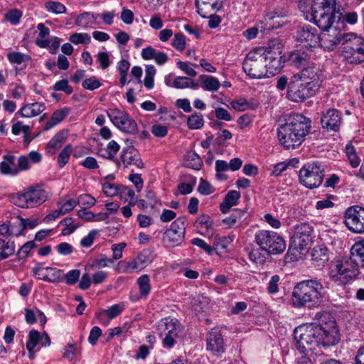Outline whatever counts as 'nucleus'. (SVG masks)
Returning a JSON list of instances; mask_svg holds the SVG:
<instances>
[{
    "mask_svg": "<svg viewBox=\"0 0 364 364\" xmlns=\"http://www.w3.org/2000/svg\"><path fill=\"white\" fill-rule=\"evenodd\" d=\"M315 318L318 324L299 326L294 331L296 347L301 353L311 350L314 344L330 346L338 342V331L333 316L327 312H318Z\"/></svg>",
    "mask_w": 364,
    "mask_h": 364,
    "instance_id": "obj_1",
    "label": "nucleus"
},
{
    "mask_svg": "<svg viewBox=\"0 0 364 364\" xmlns=\"http://www.w3.org/2000/svg\"><path fill=\"white\" fill-rule=\"evenodd\" d=\"M311 121L301 114H290L286 122L277 128L279 143L287 149L299 146L309 134Z\"/></svg>",
    "mask_w": 364,
    "mask_h": 364,
    "instance_id": "obj_2",
    "label": "nucleus"
},
{
    "mask_svg": "<svg viewBox=\"0 0 364 364\" xmlns=\"http://www.w3.org/2000/svg\"><path fill=\"white\" fill-rule=\"evenodd\" d=\"M323 285L315 279L304 280L294 288L291 301L296 308L318 306L322 302Z\"/></svg>",
    "mask_w": 364,
    "mask_h": 364,
    "instance_id": "obj_3",
    "label": "nucleus"
},
{
    "mask_svg": "<svg viewBox=\"0 0 364 364\" xmlns=\"http://www.w3.org/2000/svg\"><path fill=\"white\" fill-rule=\"evenodd\" d=\"M336 12V0H313L311 18L319 28H326L333 25Z\"/></svg>",
    "mask_w": 364,
    "mask_h": 364,
    "instance_id": "obj_4",
    "label": "nucleus"
},
{
    "mask_svg": "<svg viewBox=\"0 0 364 364\" xmlns=\"http://www.w3.org/2000/svg\"><path fill=\"white\" fill-rule=\"evenodd\" d=\"M342 55L351 64L364 61V38L355 33H347L343 41Z\"/></svg>",
    "mask_w": 364,
    "mask_h": 364,
    "instance_id": "obj_5",
    "label": "nucleus"
},
{
    "mask_svg": "<svg viewBox=\"0 0 364 364\" xmlns=\"http://www.w3.org/2000/svg\"><path fill=\"white\" fill-rule=\"evenodd\" d=\"M264 54H265V50L257 48L247 55L243 61L242 68L250 77L262 78L267 76Z\"/></svg>",
    "mask_w": 364,
    "mask_h": 364,
    "instance_id": "obj_6",
    "label": "nucleus"
},
{
    "mask_svg": "<svg viewBox=\"0 0 364 364\" xmlns=\"http://www.w3.org/2000/svg\"><path fill=\"white\" fill-rule=\"evenodd\" d=\"M256 244L267 250L271 254H280L286 249L284 240L277 233L261 230L257 231L255 235Z\"/></svg>",
    "mask_w": 364,
    "mask_h": 364,
    "instance_id": "obj_7",
    "label": "nucleus"
},
{
    "mask_svg": "<svg viewBox=\"0 0 364 364\" xmlns=\"http://www.w3.org/2000/svg\"><path fill=\"white\" fill-rule=\"evenodd\" d=\"M14 203L23 208L40 205L47 200L46 192L39 186L28 188L22 193L13 198Z\"/></svg>",
    "mask_w": 364,
    "mask_h": 364,
    "instance_id": "obj_8",
    "label": "nucleus"
},
{
    "mask_svg": "<svg viewBox=\"0 0 364 364\" xmlns=\"http://www.w3.org/2000/svg\"><path fill=\"white\" fill-rule=\"evenodd\" d=\"M324 168L319 163L305 165L299 171V181L304 186L314 188L319 186L324 176Z\"/></svg>",
    "mask_w": 364,
    "mask_h": 364,
    "instance_id": "obj_9",
    "label": "nucleus"
},
{
    "mask_svg": "<svg viewBox=\"0 0 364 364\" xmlns=\"http://www.w3.org/2000/svg\"><path fill=\"white\" fill-rule=\"evenodd\" d=\"M185 223V218H178L171 223L170 228L162 236L161 240L164 247H174L183 242L186 232Z\"/></svg>",
    "mask_w": 364,
    "mask_h": 364,
    "instance_id": "obj_10",
    "label": "nucleus"
},
{
    "mask_svg": "<svg viewBox=\"0 0 364 364\" xmlns=\"http://www.w3.org/2000/svg\"><path fill=\"white\" fill-rule=\"evenodd\" d=\"M310 85L292 76L288 84L287 93L288 99L295 102H300L312 97L316 90Z\"/></svg>",
    "mask_w": 364,
    "mask_h": 364,
    "instance_id": "obj_11",
    "label": "nucleus"
},
{
    "mask_svg": "<svg viewBox=\"0 0 364 364\" xmlns=\"http://www.w3.org/2000/svg\"><path fill=\"white\" fill-rule=\"evenodd\" d=\"M296 41L300 46L312 51L320 46V34L316 28L305 25L298 29Z\"/></svg>",
    "mask_w": 364,
    "mask_h": 364,
    "instance_id": "obj_12",
    "label": "nucleus"
},
{
    "mask_svg": "<svg viewBox=\"0 0 364 364\" xmlns=\"http://www.w3.org/2000/svg\"><path fill=\"white\" fill-rule=\"evenodd\" d=\"M107 116L121 131L129 134L136 132L137 124L136 122L125 112L118 109H112L107 111Z\"/></svg>",
    "mask_w": 364,
    "mask_h": 364,
    "instance_id": "obj_13",
    "label": "nucleus"
},
{
    "mask_svg": "<svg viewBox=\"0 0 364 364\" xmlns=\"http://www.w3.org/2000/svg\"><path fill=\"white\" fill-rule=\"evenodd\" d=\"M321 29L323 32L320 34V46L325 50H333L338 45L343 44L346 40L347 33H343L332 25Z\"/></svg>",
    "mask_w": 364,
    "mask_h": 364,
    "instance_id": "obj_14",
    "label": "nucleus"
},
{
    "mask_svg": "<svg viewBox=\"0 0 364 364\" xmlns=\"http://www.w3.org/2000/svg\"><path fill=\"white\" fill-rule=\"evenodd\" d=\"M346 225L355 233H364V208L359 205L351 206L345 213Z\"/></svg>",
    "mask_w": 364,
    "mask_h": 364,
    "instance_id": "obj_15",
    "label": "nucleus"
},
{
    "mask_svg": "<svg viewBox=\"0 0 364 364\" xmlns=\"http://www.w3.org/2000/svg\"><path fill=\"white\" fill-rule=\"evenodd\" d=\"M312 227L306 223L297 224L294 228V233L291 245L300 251L307 249L311 242Z\"/></svg>",
    "mask_w": 364,
    "mask_h": 364,
    "instance_id": "obj_16",
    "label": "nucleus"
},
{
    "mask_svg": "<svg viewBox=\"0 0 364 364\" xmlns=\"http://www.w3.org/2000/svg\"><path fill=\"white\" fill-rule=\"evenodd\" d=\"M161 336H164L163 338V346L165 348H172L176 343V339L178 337L180 331V324L176 320L165 318L159 326Z\"/></svg>",
    "mask_w": 364,
    "mask_h": 364,
    "instance_id": "obj_17",
    "label": "nucleus"
},
{
    "mask_svg": "<svg viewBox=\"0 0 364 364\" xmlns=\"http://www.w3.org/2000/svg\"><path fill=\"white\" fill-rule=\"evenodd\" d=\"M360 273L358 262L354 258L341 262L336 264L335 270L331 272V277L337 280L339 275L346 279L355 278Z\"/></svg>",
    "mask_w": 364,
    "mask_h": 364,
    "instance_id": "obj_18",
    "label": "nucleus"
},
{
    "mask_svg": "<svg viewBox=\"0 0 364 364\" xmlns=\"http://www.w3.org/2000/svg\"><path fill=\"white\" fill-rule=\"evenodd\" d=\"M287 15L277 11L268 13L261 22V33L267 34L269 31L280 28L287 23Z\"/></svg>",
    "mask_w": 364,
    "mask_h": 364,
    "instance_id": "obj_19",
    "label": "nucleus"
},
{
    "mask_svg": "<svg viewBox=\"0 0 364 364\" xmlns=\"http://www.w3.org/2000/svg\"><path fill=\"white\" fill-rule=\"evenodd\" d=\"M320 121L326 132H338L342 122L341 114L336 109H329L323 112Z\"/></svg>",
    "mask_w": 364,
    "mask_h": 364,
    "instance_id": "obj_20",
    "label": "nucleus"
},
{
    "mask_svg": "<svg viewBox=\"0 0 364 364\" xmlns=\"http://www.w3.org/2000/svg\"><path fill=\"white\" fill-rule=\"evenodd\" d=\"M293 76L308 85H312L311 86L316 90L320 87L319 70L314 63L307 67H304L299 73Z\"/></svg>",
    "mask_w": 364,
    "mask_h": 364,
    "instance_id": "obj_21",
    "label": "nucleus"
},
{
    "mask_svg": "<svg viewBox=\"0 0 364 364\" xmlns=\"http://www.w3.org/2000/svg\"><path fill=\"white\" fill-rule=\"evenodd\" d=\"M207 349L219 355L224 353V341L218 328H213L207 335Z\"/></svg>",
    "mask_w": 364,
    "mask_h": 364,
    "instance_id": "obj_22",
    "label": "nucleus"
},
{
    "mask_svg": "<svg viewBox=\"0 0 364 364\" xmlns=\"http://www.w3.org/2000/svg\"><path fill=\"white\" fill-rule=\"evenodd\" d=\"M223 0H196L198 13L203 18H208L223 6Z\"/></svg>",
    "mask_w": 364,
    "mask_h": 364,
    "instance_id": "obj_23",
    "label": "nucleus"
},
{
    "mask_svg": "<svg viewBox=\"0 0 364 364\" xmlns=\"http://www.w3.org/2000/svg\"><path fill=\"white\" fill-rule=\"evenodd\" d=\"M265 58V69L267 75H274L278 73L284 67V60H282L281 53L276 51L275 53H267L264 54Z\"/></svg>",
    "mask_w": 364,
    "mask_h": 364,
    "instance_id": "obj_24",
    "label": "nucleus"
},
{
    "mask_svg": "<svg viewBox=\"0 0 364 364\" xmlns=\"http://www.w3.org/2000/svg\"><path fill=\"white\" fill-rule=\"evenodd\" d=\"M121 159L125 167L133 165L139 168H143L144 166L140 154L132 146L122 150Z\"/></svg>",
    "mask_w": 364,
    "mask_h": 364,
    "instance_id": "obj_25",
    "label": "nucleus"
},
{
    "mask_svg": "<svg viewBox=\"0 0 364 364\" xmlns=\"http://www.w3.org/2000/svg\"><path fill=\"white\" fill-rule=\"evenodd\" d=\"M288 60L291 65L297 68H300L301 70L304 68V67H307L313 63L311 55L301 50H296L291 53Z\"/></svg>",
    "mask_w": 364,
    "mask_h": 364,
    "instance_id": "obj_26",
    "label": "nucleus"
},
{
    "mask_svg": "<svg viewBox=\"0 0 364 364\" xmlns=\"http://www.w3.org/2000/svg\"><path fill=\"white\" fill-rule=\"evenodd\" d=\"M99 17V14L85 11L77 16L75 23L84 29L91 28L100 24Z\"/></svg>",
    "mask_w": 364,
    "mask_h": 364,
    "instance_id": "obj_27",
    "label": "nucleus"
},
{
    "mask_svg": "<svg viewBox=\"0 0 364 364\" xmlns=\"http://www.w3.org/2000/svg\"><path fill=\"white\" fill-rule=\"evenodd\" d=\"M68 138V131L63 129L58 132L48 143L46 151L49 154H54L60 149Z\"/></svg>",
    "mask_w": 364,
    "mask_h": 364,
    "instance_id": "obj_28",
    "label": "nucleus"
},
{
    "mask_svg": "<svg viewBox=\"0 0 364 364\" xmlns=\"http://www.w3.org/2000/svg\"><path fill=\"white\" fill-rule=\"evenodd\" d=\"M311 259L315 266L322 267L328 260V250L324 245H317L311 252Z\"/></svg>",
    "mask_w": 364,
    "mask_h": 364,
    "instance_id": "obj_29",
    "label": "nucleus"
},
{
    "mask_svg": "<svg viewBox=\"0 0 364 364\" xmlns=\"http://www.w3.org/2000/svg\"><path fill=\"white\" fill-rule=\"evenodd\" d=\"M45 109L43 103L34 102L23 105L18 111L23 117H33L38 115Z\"/></svg>",
    "mask_w": 364,
    "mask_h": 364,
    "instance_id": "obj_30",
    "label": "nucleus"
},
{
    "mask_svg": "<svg viewBox=\"0 0 364 364\" xmlns=\"http://www.w3.org/2000/svg\"><path fill=\"white\" fill-rule=\"evenodd\" d=\"M240 198V193L239 191L235 190L230 191L220 205V211L224 214L227 213L232 206L237 203Z\"/></svg>",
    "mask_w": 364,
    "mask_h": 364,
    "instance_id": "obj_31",
    "label": "nucleus"
},
{
    "mask_svg": "<svg viewBox=\"0 0 364 364\" xmlns=\"http://www.w3.org/2000/svg\"><path fill=\"white\" fill-rule=\"evenodd\" d=\"M15 156L11 154L4 156V161L0 164V171L5 175L16 176L18 173V169L14 164Z\"/></svg>",
    "mask_w": 364,
    "mask_h": 364,
    "instance_id": "obj_32",
    "label": "nucleus"
},
{
    "mask_svg": "<svg viewBox=\"0 0 364 364\" xmlns=\"http://www.w3.org/2000/svg\"><path fill=\"white\" fill-rule=\"evenodd\" d=\"M70 109L68 107H64L63 109L55 111L53 113L50 119L45 124L43 130L48 131L54 126L57 125L70 114Z\"/></svg>",
    "mask_w": 364,
    "mask_h": 364,
    "instance_id": "obj_33",
    "label": "nucleus"
},
{
    "mask_svg": "<svg viewBox=\"0 0 364 364\" xmlns=\"http://www.w3.org/2000/svg\"><path fill=\"white\" fill-rule=\"evenodd\" d=\"M269 255L270 254L267 250L260 247L257 248H253L249 252L250 259L252 262L259 264H264Z\"/></svg>",
    "mask_w": 364,
    "mask_h": 364,
    "instance_id": "obj_34",
    "label": "nucleus"
},
{
    "mask_svg": "<svg viewBox=\"0 0 364 364\" xmlns=\"http://www.w3.org/2000/svg\"><path fill=\"white\" fill-rule=\"evenodd\" d=\"M172 86L177 89L196 88L198 83L188 77H177L174 79Z\"/></svg>",
    "mask_w": 364,
    "mask_h": 364,
    "instance_id": "obj_35",
    "label": "nucleus"
},
{
    "mask_svg": "<svg viewBox=\"0 0 364 364\" xmlns=\"http://www.w3.org/2000/svg\"><path fill=\"white\" fill-rule=\"evenodd\" d=\"M203 162L200 157L195 152L190 151L186 155L185 166L195 170H199Z\"/></svg>",
    "mask_w": 364,
    "mask_h": 364,
    "instance_id": "obj_36",
    "label": "nucleus"
},
{
    "mask_svg": "<svg viewBox=\"0 0 364 364\" xmlns=\"http://www.w3.org/2000/svg\"><path fill=\"white\" fill-rule=\"evenodd\" d=\"M44 8L48 12L55 15L65 14L67 10L66 6L63 4L55 1H46Z\"/></svg>",
    "mask_w": 364,
    "mask_h": 364,
    "instance_id": "obj_37",
    "label": "nucleus"
},
{
    "mask_svg": "<svg viewBox=\"0 0 364 364\" xmlns=\"http://www.w3.org/2000/svg\"><path fill=\"white\" fill-rule=\"evenodd\" d=\"M351 258H354L364 266V240L356 242L352 247Z\"/></svg>",
    "mask_w": 364,
    "mask_h": 364,
    "instance_id": "obj_38",
    "label": "nucleus"
},
{
    "mask_svg": "<svg viewBox=\"0 0 364 364\" xmlns=\"http://www.w3.org/2000/svg\"><path fill=\"white\" fill-rule=\"evenodd\" d=\"M203 81V88L208 91H217L220 87V82L215 77L208 75H200Z\"/></svg>",
    "mask_w": 364,
    "mask_h": 364,
    "instance_id": "obj_39",
    "label": "nucleus"
},
{
    "mask_svg": "<svg viewBox=\"0 0 364 364\" xmlns=\"http://www.w3.org/2000/svg\"><path fill=\"white\" fill-rule=\"evenodd\" d=\"M247 213L240 209H235L232 215L223 220V223L229 226L234 225L237 221L242 222L245 219Z\"/></svg>",
    "mask_w": 364,
    "mask_h": 364,
    "instance_id": "obj_40",
    "label": "nucleus"
},
{
    "mask_svg": "<svg viewBox=\"0 0 364 364\" xmlns=\"http://www.w3.org/2000/svg\"><path fill=\"white\" fill-rule=\"evenodd\" d=\"M204 124L203 117L200 113H194L188 117L187 125L191 129H198Z\"/></svg>",
    "mask_w": 364,
    "mask_h": 364,
    "instance_id": "obj_41",
    "label": "nucleus"
},
{
    "mask_svg": "<svg viewBox=\"0 0 364 364\" xmlns=\"http://www.w3.org/2000/svg\"><path fill=\"white\" fill-rule=\"evenodd\" d=\"M45 269L48 272V274H46V282L56 283L63 280V275L60 269L53 267H46Z\"/></svg>",
    "mask_w": 364,
    "mask_h": 364,
    "instance_id": "obj_42",
    "label": "nucleus"
},
{
    "mask_svg": "<svg viewBox=\"0 0 364 364\" xmlns=\"http://www.w3.org/2000/svg\"><path fill=\"white\" fill-rule=\"evenodd\" d=\"M137 284L139 287V291L141 296H147L150 291L149 278L146 274L141 276L137 279Z\"/></svg>",
    "mask_w": 364,
    "mask_h": 364,
    "instance_id": "obj_43",
    "label": "nucleus"
},
{
    "mask_svg": "<svg viewBox=\"0 0 364 364\" xmlns=\"http://www.w3.org/2000/svg\"><path fill=\"white\" fill-rule=\"evenodd\" d=\"M72 150V146L68 144L60 151L58 157V164L60 167H63L68 162Z\"/></svg>",
    "mask_w": 364,
    "mask_h": 364,
    "instance_id": "obj_44",
    "label": "nucleus"
},
{
    "mask_svg": "<svg viewBox=\"0 0 364 364\" xmlns=\"http://www.w3.org/2000/svg\"><path fill=\"white\" fill-rule=\"evenodd\" d=\"M70 41L75 44H89L91 38L86 33H76L70 36Z\"/></svg>",
    "mask_w": 364,
    "mask_h": 364,
    "instance_id": "obj_45",
    "label": "nucleus"
},
{
    "mask_svg": "<svg viewBox=\"0 0 364 364\" xmlns=\"http://www.w3.org/2000/svg\"><path fill=\"white\" fill-rule=\"evenodd\" d=\"M171 45L179 51H183L186 48V37L181 33H176L172 40Z\"/></svg>",
    "mask_w": 364,
    "mask_h": 364,
    "instance_id": "obj_46",
    "label": "nucleus"
},
{
    "mask_svg": "<svg viewBox=\"0 0 364 364\" xmlns=\"http://www.w3.org/2000/svg\"><path fill=\"white\" fill-rule=\"evenodd\" d=\"M40 342V333L36 330H31L29 332L28 341L26 343L27 350H33V348Z\"/></svg>",
    "mask_w": 364,
    "mask_h": 364,
    "instance_id": "obj_47",
    "label": "nucleus"
},
{
    "mask_svg": "<svg viewBox=\"0 0 364 364\" xmlns=\"http://www.w3.org/2000/svg\"><path fill=\"white\" fill-rule=\"evenodd\" d=\"M7 58L10 63L16 64H21L26 60H30V57L28 55L18 52L9 53Z\"/></svg>",
    "mask_w": 364,
    "mask_h": 364,
    "instance_id": "obj_48",
    "label": "nucleus"
},
{
    "mask_svg": "<svg viewBox=\"0 0 364 364\" xmlns=\"http://www.w3.org/2000/svg\"><path fill=\"white\" fill-rule=\"evenodd\" d=\"M95 198L89 194L80 195L77 198V203L85 208L92 207L95 204Z\"/></svg>",
    "mask_w": 364,
    "mask_h": 364,
    "instance_id": "obj_49",
    "label": "nucleus"
},
{
    "mask_svg": "<svg viewBox=\"0 0 364 364\" xmlns=\"http://www.w3.org/2000/svg\"><path fill=\"white\" fill-rule=\"evenodd\" d=\"M103 193L109 197H112L117 195L119 192V188L115 184L109 182H105L102 183Z\"/></svg>",
    "mask_w": 364,
    "mask_h": 364,
    "instance_id": "obj_50",
    "label": "nucleus"
},
{
    "mask_svg": "<svg viewBox=\"0 0 364 364\" xmlns=\"http://www.w3.org/2000/svg\"><path fill=\"white\" fill-rule=\"evenodd\" d=\"M262 48H264L265 50V53H275L276 51L278 52V53H281V48L282 45L281 43L278 39H272L270 40L267 44V46L261 47Z\"/></svg>",
    "mask_w": 364,
    "mask_h": 364,
    "instance_id": "obj_51",
    "label": "nucleus"
},
{
    "mask_svg": "<svg viewBox=\"0 0 364 364\" xmlns=\"http://www.w3.org/2000/svg\"><path fill=\"white\" fill-rule=\"evenodd\" d=\"M208 304V299L204 296H197L193 301V307L196 311H203Z\"/></svg>",
    "mask_w": 364,
    "mask_h": 364,
    "instance_id": "obj_52",
    "label": "nucleus"
},
{
    "mask_svg": "<svg viewBox=\"0 0 364 364\" xmlns=\"http://www.w3.org/2000/svg\"><path fill=\"white\" fill-rule=\"evenodd\" d=\"M22 13L18 9H12L5 14V19L11 24L16 25L18 23Z\"/></svg>",
    "mask_w": 364,
    "mask_h": 364,
    "instance_id": "obj_53",
    "label": "nucleus"
},
{
    "mask_svg": "<svg viewBox=\"0 0 364 364\" xmlns=\"http://www.w3.org/2000/svg\"><path fill=\"white\" fill-rule=\"evenodd\" d=\"M80 276V271L79 269H73L69 271L63 276L66 283L68 285H73L77 283Z\"/></svg>",
    "mask_w": 364,
    "mask_h": 364,
    "instance_id": "obj_54",
    "label": "nucleus"
},
{
    "mask_svg": "<svg viewBox=\"0 0 364 364\" xmlns=\"http://www.w3.org/2000/svg\"><path fill=\"white\" fill-rule=\"evenodd\" d=\"M120 265L124 267V270L127 272H133L135 270L141 269L142 267H141L140 264L139 263V261L136 259V258H134L131 262H125L122 261L119 263Z\"/></svg>",
    "mask_w": 364,
    "mask_h": 364,
    "instance_id": "obj_55",
    "label": "nucleus"
},
{
    "mask_svg": "<svg viewBox=\"0 0 364 364\" xmlns=\"http://www.w3.org/2000/svg\"><path fill=\"white\" fill-rule=\"evenodd\" d=\"M73 219L72 218H65L60 221V224L66 226V228L62 230V234L63 235H70L77 228V226L73 225Z\"/></svg>",
    "mask_w": 364,
    "mask_h": 364,
    "instance_id": "obj_56",
    "label": "nucleus"
},
{
    "mask_svg": "<svg viewBox=\"0 0 364 364\" xmlns=\"http://www.w3.org/2000/svg\"><path fill=\"white\" fill-rule=\"evenodd\" d=\"M36 247L33 241H28L25 243L17 252V257L19 259L26 258L31 249Z\"/></svg>",
    "mask_w": 364,
    "mask_h": 364,
    "instance_id": "obj_57",
    "label": "nucleus"
},
{
    "mask_svg": "<svg viewBox=\"0 0 364 364\" xmlns=\"http://www.w3.org/2000/svg\"><path fill=\"white\" fill-rule=\"evenodd\" d=\"M82 85L86 90H94L99 88L102 84L95 77H91L85 79Z\"/></svg>",
    "mask_w": 364,
    "mask_h": 364,
    "instance_id": "obj_58",
    "label": "nucleus"
},
{
    "mask_svg": "<svg viewBox=\"0 0 364 364\" xmlns=\"http://www.w3.org/2000/svg\"><path fill=\"white\" fill-rule=\"evenodd\" d=\"M53 89L55 91H63L68 95L73 92V87L68 85V81L67 80L58 81L53 85Z\"/></svg>",
    "mask_w": 364,
    "mask_h": 364,
    "instance_id": "obj_59",
    "label": "nucleus"
},
{
    "mask_svg": "<svg viewBox=\"0 0 364 364\" xmlns=\"http://www.w3.org/2000/svg\"><path fill=\"white\" fill-rule=\"evenodd\" d=\"M122 306L119 304H114L109 307L108 309L105 310L104 313L109 318L112 319L119 315L122 311Z\"/></svg>",
    "mask_w": 364,
    "mask_h": 364,
    "instance_id": "obj_60",
    "label": "nucleus"
},
{
    "mask_svg": "<svg viewBox=\"0 0 364 364\" xmlns=\"http://www.w3.org/2000/svg\"><path fill=\"white\" fill-rule=\"evenodd\" d=\"M198 191L203 195H210L213 192L210 183L203 178H200V183L198 186Z\"/></svg>",
    "mask_w": 364,
    "mask_h": 364,
    "instance_id": "obj_61",
    "label": "nucleus"
},
{
    "mask_svg": "<svg viewBox=\"0 0 364 364\" xmlns=\"http://www.w3.org/2000/svg\"><path fill=\"white\" fill-rule=\"evenodd\" d=\"M56 250L59 254L65 256L69 255L73 252V247L68 242H61L56 246Z\"/></svg>",
    "mask_w": 364,
    "mask_h": 364,
    "instance_id": "obj_62",
    "label": "nucleus"
},
{
    "mask_svg": "<svg viewBox=\"0 0 364 364\" xmlns=\"http://www.w3.org/2000/svg\"><path fill=\"white\" fill-rule=\"evenodd\" d=\"M102 335V330L98 326H94L90 333L88 341L92 346L97 343V339Z\"/></svg>",
    "mask_w": 364,
    "mask_h": 364,
    "instance_id": "obj_63",
    "label": "nucleus"
},
{
    "mask_svg": "<svg viewBox=\"0 0 364 364\" xmlns=\"http://www.w3.org/2000/svg\"><path fill=\"white\" fill-rule=\"evenodd\" d=\"M232 107L237 111H245L249 107L247 101L245 99L234 100L231 102Z\"/></svg>",
    "mask_w": 364,
    "mask_h": 364,
    "instance_id": "obj_64",
    "label": "nucleus"
}]
</instances>
